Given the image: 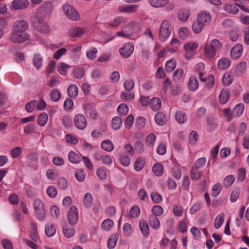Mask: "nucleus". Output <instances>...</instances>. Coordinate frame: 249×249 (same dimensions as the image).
Wrapping results in <instances>:
<instances>
[{"label": "nucleus", "mask_w": 249, "mask_h": 249, "mask_svg": "<svg viewBox=\"0 0 249 249\" xmlns=\"http://www.w3.org/2000/svg\"><path fill=\"white\" fill-rule=\"evenodd\" d=\"M212 16L209 12L205 11L199 12L192 24L193 31L195 34L200 33L205 27L210 24Z\"/></svg>", "instance_id": "obj_1"}, {"label": "nucleus", "mask_w": 249, "mask_h": 249, "mask_svg": "<svg viewBox=\"0 0 249 249\" xmlns=\"http://www.w3.org/2000/svg\"><path fill=\"white\" fill-rule=\"evenodd\" d=\"M222 47V43L217 39H213L210 44L205 45L204 49V53L205 56L209 59L213 58L216 52Z\"/></svg>", "instance_id": "obj_2"}, {"label": "nucleus", "mask_w": 249, "mask_h": 249, "mask_svg": "<svg viewBox=\"0 0 249 249\" xmlns=\"http://www.w3.org/2000/svg\"><path fill=\"white\" fill-rule=\"evenodd\" d=\"M172 31L171 22L167 20H163L161 24L159 31L160 39L164 42L170 36Z\"/></svg>", "instance_id": "obj_3"}, {"label": "nucleus", "mask_w": 249, "mask_h": 249, "mask_svg": "<svg viewBox=\"0 0 249 249\" xmlns=\"http://www.w3.org/2000/svg\"><path fill=\"white\" fill-rule=\"evenodd\" d=\"M29 37L27 33L18 32L12 31L10 36V40L14 43H21L27 40Z\"/></svg>", "instance_id": "obj_4"}, {"label": "nucleus", "mask_w": 249, "mask_h": 249, "mask_svg": "<svg viewBox=\"0 0 249 249\" xmlns=\"http://www.w3.org/2000/svg\"><path fill=\"white\" fill-rule=\"evenodd\" d=\"M138 32V29L132 24L128 25L123 27V29L116 33V35L120 37L131 38L133 34Z\"/></svg>", "instance_id": "obj_5"}, {"label": "nucleus", "mask_w": 249, "mask_h": 249, "mask_svg": "<svg viewBox=\"0 0 249 249\" xmlns=\"http://www.w3.org/2000/svg\"><path fill=\"white\" fill-rule=\"evenodd\" d=\"M197 46V44L193 41L187 42L184 44L183 49L185 52V56L187 59H189L194 55Z\"/></svg>", "instance_id": "obj_6"}, {"label": "nucleus", "mask_w": 249, "mask_h": 249, "mask_svg": "<svg viewBox=\"0 0 249 249\" xmlns=\"http://www.w3.org/2000/svg\"><path fill=\"white\" fill-rule=\"evenodd\" d=\"M63 9L67 17L72 20L79 19L80 16L78 12L72 7L69 5H64Z\"/></svg>", "instance_id": "obj_7"}, {"label": "nucleus", "mask_w": 249, "mask_h": 249, "mask_svg": "<svg viewBox=\"0 0 249 249\" xmlns=\"http://www.w3.org/2000/svg\"><path fill=\"white\" fill-rule=\"evenodd\" d=\"M28 22L24 20H18L15 21L13 26L12 31L18 32L27 33L28 28Z\"/></svg>", "instance_id": "obj_8"}, {"label": "nucleus", "mask_w": 249, "mask_h": 249, "mask_svg": "<svg viewBox=\"0 0 249 249\" xmlns=\"http://www.w3.org/2000/svg\"><path fill=\"white\" fill-rule=\"evenodd\" d=\"M134 50V45L132 43H125L119 49L120 55L124 58L129 57Z\"/></svg>", "instance_id": "obj_9"}, {"label": "nucleus", "mask_w": 249, "mask_h": 249, "mask_svg": "<svg viewBox=\"0 0 249 249\" xmlns=\"http://www.w3.org/2000/svg\"><path fill=\"white\" fill-rule=\"evenodd\" d=\"M35 27L43 34H47L50 31L48 25L41 19H37L34 22Z\"/></svg>", "instance_id": "obj_10"}, {"label": "nucleus", "mask_w": 249, "mask_h": 249, "mask_svg": "<svg viewBox=\"0 0 249 249\" xmlns=\"http://www.w3.org/2000/svg\"><path fill=\"white\" fill-rule=\"evenodd\" d=\"M74 123L75 126L80 130L85 128L87 126V120L85 117L81 114H78L74 116Z\"/></svg>", "instance_id": "obj_11"}, {"label": "nucleus", "mask_w": 249, "mask_h": 249, "mask_svg": "<svg viewBox=\"0 0 249 249\" xmlns=\"http://www.w3.org/2000/svg\"><path fill=\"white\" fill-rule=\"evenodd\" d=\"M94 158L97 161L102 160L103 163L109 165L112 163V157L107 155H104L101 152H98L94 154Z\"/></svg>", "instance_id": "obj_12"}, {"label": "nucleus", "mask_w": 249, "mask_h": 249, "mask_svg": "<svg viewBox=\"0 0 249 249\" xmlns=\"http://www.w3.org/2000/svg\"><path fill=\"white\" fill-rule=\"evenodd\" d=\"M68 218L70 223L75 224L78 220V210L75 206H72L68 213Z\"/></svg>", "instance_id": "obj_13"}, {"label": "nucleus", "mask_w": 249, "mask_h": 249, "mask_svg": "<svg viewBox=\"0 0 249 249\" xmlns=\"http://www.w3.org/2000/svg\"><path fill=\"white\" fill-rule=\"evenodd\" d=\"M29 3L28 0H14L12 6L14 10H23L28 7Z\"/></svg>", "instance_id": "obj_14"}, {"label": "nucleus", "mask_w": 249, "mask_h": 249, "mask_svg": "<svg viewBox=\"0 0 249 249\" xmlns=\"http://www.w3.org/2000/svg\"><path fill=\"white\" fill-rule=\"evenodd\" d=\"M85 33V29L79 27H72L68 31V35L71 37H80Z\"/></svg>", "instance_id": "obj_15"}, {"label": "nucleus", "mask_w": 249, "mask_h": 249, "mask_svg": "<svg viewBox=\"0 0 249 249\" xmlns=\"http://www.w3.org/2000/svg\"><path fill=\"white\" fill-rule=\"evenodd\" d=\"M243 46L241 44H237L234 46L231 52V57L233 59L239 58L243 53Z\"/></svg>", "instance_id": "obj_16"}, {"label": "nucleus", "mask_w": 249, "mask_h": 249, "mask_svg": "<svg viewBox=\"0 0 249 249\" xmlns=\"http://www.w3.org/2000/svg\"><path fill=\"white\" fill-rule=\"evenodd\" d=\"M139 6L137 4L134 5H124L120 6L118 7L119 11L121 13H131L135 12Z\"/></svg>", "instance_id": "obj_17"}, {"label": "nucleus", "mask_w": 249, "mask_h": 249, "mask_svg": "<svg viewBox=\"0 0 249 249\" xmlns=\"http://www.w3.org/2000/svg\"><path fill=\"white\" fill-rule=\"evenodd\" d=\"M203 73L199 72L198 78L199 80L202 82H206L207 87L209 88H212L214 83V78L213 75H210L207 78L203 77Z\"/></svg>", "instance_id": "obj_18"}, {"label": "nucleus", "mask_w": 249, "mask_h": 249, "mask_svg": "<svg viewBox=\"0 0 249 249\" xmlns=\"http://www.w3.org/2000/svg\"><path fill=\"white\" fill-rule=\"evenodd\" d=\"M175 118L179 124H184L187 120L186 113L182 110L177 111L175 114Z\"/></svg>", "instance_id": "obj_19"}, {"label": "nucleus", "mask_w": 249, "mask_h": 249, "mask_svg": "<svg viewBox=\"0 0 249 249\" xmlns=\"http://www.w3.org/2000/svg\"><path fill=\"white\" fill-rule=\"evenodd\" d=\"M155 121L158 125L162 126L166 123L167 118L164 114L159 112L155 116Z\"/></svg>", "instance_id": "obj_20"}, {"label": "nucleus", "mask_w": 249, "mask_h": 249, "mask_svg": "<svg viewBox=\"0 0 249 249\" xmlns=\"http://www.w3.org/2000/svg\"><path fill=\"white\" fill-rule=\"evenodd\" d=\"M149 4L155 8H162L167 5L169 0H148Z\"/></svg>", "instance_id": "obj_21"}, {"label": "nucleus", "mask_w": 249, "mask_h": 249, "mask_svg": "<svg viewBox=\"0 0 249 249\" xmlns=\"http://www.w3.org/2000/svg\"><path fill=\"white\" fill-rule=\"evenodd\" d=\"M149 106L153 111H158L161 107V101L158 98H152L149 101Z\"/></svg>", "instance_id": "obj_22"}, {"label": "nucleus", "mask_w": 249, "mask_h": 249, "mask_svg": "<svg viewBox=\"0 0 249 249\" xmlns=\"http://www.w3.org/2000/svg\"><path fill=\"white\" fill-rule=\"evenodd\" d=\"M148 222L151 228L155 230H158L160 227V222L156 216L149 215L148 216Z\"/></svg>", "instance_id": "obj_23"}, {"label": "nucleus", "mask_w": 249, "mask_h": 249, "mask_svg": "<svg viewBox=\"0 0 249 249\" xmlns=\"http://www.w3.org/2000/svg\"><path fill=\"white\" fill-rule=\"evenodd\" d=\"M84 109L87 113L89 114V117L94 119L96 120L97 118L98 115L96 111L94 109L91 105H86L84 107Z\"/></svg>", "instance_id": "obj_24"}, {"label": "nucleus", "mask_w": 249, "mask_h": 249, "mask_svg": "<svg viewBox=\"0 0 249 249\" xmlns=\"http://www.w3.org/2000/svg\"><path fill=\"white\" fill-rule=\"evenodd\" d=\"M188 89L191 91H196L199 87L198 82L196 78L195 77H191L188 82Z\"/></svg>", "instance_id": "obj_25"}, {"label": "nucleus", "mask_w": 249, "mask_h": 249, "mask_svg": "<svg viewBox=\"0 0 249 249\" xmlns=\"http://www.w3.org/2000/svg\"><path fill=\"white\" fill-rule=\"evenodd\" d=\"M33 62L34 66L37 69H40L43 64V58L40 54L36 53L34 55Z\"/></svg>", "instance_id": "obj_26"}, {"label": "nucleus", "mask_w": 249, "mask_h": 249, "mask_svg": "<svg viewBox=\"0 0 249 249\" xmlns=\"http://www.w3.org/2000/svg\"><path fill=\"white\" fill-rule=\"evenodd\" d=\"M119 161L122 165L128 167L131 163L130 158L124 153H122L119 156Z\"/></svg>", "instance_id": "obj_27"}, {"label": "nucleus", "mask_w": 249, "mask_h": 249, "mask_svg": "<svg viewBox=\"0 0 249 249\" xmlns=\"http://www.w3.org/2000/svg\"><path fill=\"white\" fill-rule=\"evenodd\" d=\"M139 226L142 234L145 237L149 234V228L147 223L144 220L139 222Z\"/></svg>", "instance_id": "obj_28"}, {"label": "nucleus", "mask_w": 249, "mask_h": 249, "mask_svg": "<svg viewBox=\"0 0 249 249\" xmlns=\"http://www.w3.org/2000/svg\"><path fill=\"white\" fill-rule=\"evenodd\" d=\"M145 165V160L142 157L137 158L134 163V168L137 171H141Z\"/></svg>", "instance_id": "obj_29"}, {"label": "nucleus", "mask_w": 249, "mask_h": 249, "mask_svg": "<svg viewBox=\"0 0 249 249\" xmlns=\"http://www.w3.org/2000/svg\"><path fill=\"white\" fill-rule=\"evenodd\" d=\"M68 158L70 161L72 163H79L81 160L80 156L73 151H70L69 153Z\"/></svg>", "instance_id": "obj_30"}, {"label": "nucleus", "mask_w": 249, "mask_h": 249, "mask_svg": "<svg viewBox=\"0 0 249 249\" xmlns=\"http://www.w3.org/2000/svg\"><path fill=\"white\" fill-rule=\"evenodd\" d=\"M190 15V12L188 9H183L180 11L178 14V18L182 21H186Z\"/></svg>", "instance_id": "obj_31"}, {"label": "nucleus", "mask_w": 249, "mask_h": 249, "mask_svg": "<svg viewBox=\"0 0 249 249\" xmlns=\"http://www.w3.org/2000/svg\"><path fill=\"white\" fill-rule=\"evenodd\" d=\"M114 226L113 221L110 219L104 220L101 224L102 229L105 231H109Z\"/></svg>", "instance_id": "obj_32"}, {"label": "nucleus", "mask_w": 249, "mask_h": 249, "mask_svg": "<svg viewBox=\"0 0 249 249\" xmlns=\"http://www.w3.org/2000/svg\"><path fill=\"white\" fill-rule=\"evenodd\" d=\"M126 19L122 17H118L113 19V20L109 23V25L112 27H117L122 23H124Z\"/></svg>", "instance_id": "obj_33"}, {"label": "nucleus", "mask_w": 249, "mask_h": 249, "mask_svg": "<svg viewBox=\"0 0 249 249\" xmlns=\"http://www.w3.org/2000/svg\"><path fill=\"white\" fill-rule=\"evenodd\" d=\"M122 125V121L120 117L116 116L112 119V128L114 130L119 129Z\"/></svg>", "instance_id": "obj_34"}, {"label": "nucleus", "mask_w": 249, "mask_h": 249, "mask_svg": "<svg viewBox=\"0 0 249 249\" xmlns=\"http://www.w3.org/2000/svg\"><path fill=\"white\" fill-rule=\"evenodd\" d=\"M229 99L228 92L225 89H222L219 94V100L221 104H226Z\"/></svg>", "instance_id": "obj_35"}, {"label": "nucleus", "mask_w": 249, "mask_h": 249, "mask_svg": "<svg viewBox=\"0 0 249 249\" xmlns=\"http://www.w3.org/2000/svg\"><path fill=\"white\" fill-rule=\"evenodd\" d=\"M224 213H220L216 217L214 222V227L215 229H218L221 227L224 220Z\"/></svg>", "instance_id": "obj_36"}, {"label": "nucleus", "mask_w": 249, "mask_h": 249, "mask_svg": "<svg viewBox=\"0 0 249 249\" xmlns=\"http://www.w3.org/2000/svg\"><path fill=\"white\" fill-rule=\"evenodd\" d=\"M201 177V173L200 171L195 168L192 167L190 171V178L194 180H198Z\"/></svg>", "instance_id": "obj_37"}, {"label": "nucleus", "mask_w": 249, "mask_h": 249, "mask_svg": "<svg viewBox=\"0 0 249 249\" xmlns=\"http://www.w3.org/2000/svg\"><path fill=\"white\" fill-rule=\"evenodd\" d=\"M230 61L227 58H221L218 62V66L220 69L226 70L230 66Z\"/></svg>", "instance_id": "obj_38"}, {"label": "nucleus", "mask_w": 249, "mask_h": 249, "mask_svg": "<svg viewBox=\"0 0 249 249\" xmlns=\"http://www.w3.org/2000/svg\"><path fill=\"white\" fill-rule=\"evenodd\" d=\"M119 234L117 233L111 236L108 240L107 246L109 249H113L116 246L118 241Z\"/></svg>", "instance_id": "obj_39"}, {"label": "nucleus", "mask_w": 249, "mask_h": 249, "mask_svg": "<svg viewBox=\"0 0 249 249\" xmlns=\"http://www.w3.org/2000/svg\"><path fill=\"white\" fill-rule=\"evenodd\" d=\"M135 98V94L133 92L128 93L123 91L121 93L120 98L124 101H132Z\"/></svg>", "instance_id": "obj_40"}, {"label": "nucleus", "mask_w": 249, "mask_h": 249, "mask_svg": "<svg viewBox=\"0 0 249 249\" xmlns=\"http://www.w3.org/2000/svg\"><path fill=\"white\" fill-rule=\"evenodd\" d=\"M67 92L70 97H75L78 95V88L75 85H71L67 89Z\"/></svg>", "instance_id": "obj_41"}, {"label": "nucleus", "mask_w": 249, "mask_h": 249, "mask_svg": "<svg viewBox=\"0 0 249 249\" xmlns=\"http://www.w3.org/2000/svg\"><path fill=\"white\" fill-rule=\"evenodd\" d=\"M154 174L157 176H161L163 173V168L161 164H155L152 168Z\"/></svg>", "instance_id": "obj_42"}, {"label": "nucleus", "mask_w": 249, "mask_h": 249, "mask_svg": "<svg viewBox=\"0 0 249 249\" xmlns=\"http://www.w3.org/2000/svg\"><path fill=\"white\" fill-rule=\"evenodd\" d=\"M45 230L46 234L48 237L53 236L56 232L55 228L52 224H47L45 226Z\"/></svg>", "instance_id": "obj_43"}, {"label": "nucleus", "mask_w": 249, "mask_h": 249, "mask_svg": "<svg viewBox=\"0 0 249 249\" xmlns=\"http://www.w3.org/2000/svg\"><path fill=\"white\" fill-rule=\"evenodd\" d=\"M234 180L235 177L233 175H228L224 178L223 184L225 187L228 188L232 185Z\"/></svg>", "instance_id": "obj_44"}, {"label": "nucleus", "mask_w": 249, "mask_h": 249, "mask_svg": "<svg viewBox=\"0 0 249 249\" xmlns=\"http://www.w3.org/2000/svg\"><path fill=\"white\" fill-rule=\"evenodd\" d=\"M244 110V104H239L234 107L233 110V113L236 117H239L243 113Z\"/></svg>", "instance_id": "obj_45"}, {"label": "nucleus", "mask_w": 249, "mask_h": 249, "mask_svg": "<svg viewBox=\"0 0 249 249\" xmlns=\"http://www.w3.org/2000/svg\"><path fill=\"white\" fill-rule=\"evenodd\" d=\"M102 148L108 152L112 151L114 149L113 143L109 140H105L101 143Z\"/></svg>", "instance_id": "obj_46"}, {"label": "nucleus", "mask_w": 249, "mask_h": 249, "mask_svg": "<svg viewBox=\"0 0 249 249\" xmlns=\"http://www.w3.org/2000/svg\"><path fill=\"white\" fill-rule=\"evenodd\" d=\"M70 68V66L69 65L62 63L58 65L57 71L61 75H66Z\"/></svg>", "instance_id": "obj_47"}, {"label": "nucleus", "mask_w": 249, "mask_h": 249, "mask_svg": "<svg viewBox=\"0 0 249 249\" xmlns=\"http://www.w3.org/2000/svg\"><path fill=\"white\" fill-rule=\"evenodd\" d=\"M152 216H159L162 214L163 213V208L160 205H156L152 208Z\"/></svg>", "instance_id": "obj_48"}, {"label": "nucleus", "mask_w": 249, "mask_h": 249, "mask_svg": "<svg viewBox=\"0 0 249 249\" xmlns=\"http://www.w3.org/2000/svg\"><path fill=\"white\" fill-rule=\"evenodd\" d=\"M223 84L228 86L231 85L233 82V79L232 76L229 73H225L222 78Z\"/></svg>", "instance_id": "obj_49"}, {"label": "nucleus", "mask_w": 249, "mask_h": 249, "mask_svg": "<svg viewBox=\"0 0 249 249\" xmlns=\"http://www.w3.org/2000/svg\"><path fill=\"white\" fill-rule=\"evenodd\" d=\"M97 53V49L94 47H92L87 51L86 55L88 59L90 60H93L96 57Z\"/></svg>", "instance_id": "obj_50"}, {"label": "nucleus", "mask_w": 249, "mask_h": 249, "mask_svg": "<svg viewBox=\"0 0 249 249\" xmlns=\"http://www.w3.org/2000/svg\"><path fill=\"white\" fill-rule=\"evenodd\" d=\"M48 116L46 113H41L38 117V124L40 126H44L48 121Z\"/></svg>", "instance_id": "obj_51"}, {"label": "nucleus", "mask_w": 249, "mask_h": 249, "mask_svg": "<svg viewBox=\"0 0 249 249\" xmlns=\"http://www.w3.org/2000/svg\"><path fill=\"white\" fill-rule=\"evenodd\" d=\"M156 141V136L153 133L148 135L146 138V144L148 147L153 146Z\"/></svg>", "instance_id": "obj_52"}, {"label": "nucleus", "mask_w": 249, "mask_h": 249, "mask_svg": "<svg viewBox=\"0 0 249 249\" xmlns=\"http://www.w3.org/2000/svg\"><path fill=\"white\" fill-rule=\"evenodd\" d=\"M117 111L119 115L124 116L128 112V108L124 104H120L117 107Z\"/></svg>", "instance_id": "obj_53"}, {"label": "nucleus", "mask_w": 249, "mask_h": 249, "mask_svg": "<svg viewBox=\"0 0 249 249\" xmlns=\"http://www.w3.org/2000/svg\"><path fill=\"white\" fill-rule=\"evenodd\" d=\"M107 169L105 167H102L97 169L96 174L101 179H105L107 178Z\"/></svg>", "instance_id": "obj_54"}, {"label": "nucleus", "mask_w": 249, "mask_h": 249, "mask_svg": "<svg viewBox=\"0 0 249 249\" xmlns=\"http://www.w3.org/2000/svg\"><path fill=\"white\" fill-rule=\"evenodd\" d=\"M140 209L137 206H133L131 207L129 212V216L131 218H135L139 216Z\"/></svg>", "instance_id": "obj_55"}, {"label": "nucleus", "mask_w": 249, "mask_h": 249, "mask_svg": "<svg viewBox=\"0 0 249 249\" xmlns=\"http://www.w3.org/2000/svg\"><path fill=\"white\" fill-rule=\"evenodd\" d=\"M92 197L90 193H86L83 199V204L85 207H89L92 204Z\"/></svg>", "instance_id": "obj_56"}, {"label": "nucleus", "mask_w": 249, "mask_h": 249, "mask_svg": "<svg viewBox=\"0 0 249 249\" xmlns=\"http://www.w3.org/2000/svg\"><path fill=\"white\" fill-rule=\"evenodd\" d=\"M246 68V64L245 62H242L238 65L235 69V73L237 75L240 76L242 75Z\"/></svg>", "instance_id": "obj_57"}, {"label": "nucleus", "mask_w": 249, "mask_h": 249, "mask_svg": "<svg viewBox=\"0 0 249 249\" xmlns=\"http://www.w3.org/2000/svg\"><path fill=\"white\" fill-rule=\"evenodd\" d=\"M134 82L132 79H127L124 82V87L127 91L132 90L134 87Z\"/></svg>", "instance_id": "obj_58"}, {"label": "nucleus", "mask_w": 249, "mask_h": 249, "mask_svg": "<svg viewBox=\"0 0 249 249\" xmlns=\"http://www.w3.org/2000/svg\"><path fill=\"white\" fill-rule=\"evenodd\" d=\"M176 62L174 60H169L165 64V70L167 72H170L176 68Z\"/></svg>", "instance_id": "obj_59"}, {"label": "nucleus", "mask_w": 249, "mask_h": 249, "mask_svg": "<svg viewBox=\"0 0 249 249\" xmlns=\"http://www.w3.org/2000/svg\"><path fill=\"white\" fill-rule=\"evenodd\" d=\"M183 73L184 72L182 69H177L175 71L173 75L174 80L177 82L179 81L182 78Z\"/></svg>", "instance_id": "obj_60"}, {"label": "nucleus", "mask_w": 249, "mask_h": 249, "mask_svg": "<svg viewBox=\"0 0 249 249\" xmlns=\"http://www.w3.org/2000/svg\"><path fill=\"white\" fill-rule=\"evenodd\" d=\"M134 148L139 154H142L144 151V145L140 141H137L134 143Z\"/></svg>", "instance_id": "obj_61"}, {"label": "nucleus", "mask_w": 249, "mask_h": 249, "mask_svg": "<svg viewBox=\"0 0 249 249\" xmlns=\"http://www.w3.org/2000/svg\"><path fill=\"white\" fill-rule=\"evenodd\" d=\"M23 151V149L20 147H17L11 150L10 153L11 156L14 158H17L19 157Z\"/></svg>", "instance_id": "obj_62"}, {"label": "nucleus", "mask_w": 249, "mask_h": 249, "mask_svg": "<svg viewBox=\"0 0 249 249\" xmlns=\"http://www.w3.org/2000/svg\"><path fill=\"white\" fill-rule=\"evenodd\" d=\"M37 100H33L29 102L26 105L25 107L26 111L29 113L33 112L34 108L36 107V105H37Z\"/></svg>", "instance_id": "obj_63"}, {"label": "nucleus", "mask_w": 249, "mask_h": 249, "mask_svg": "<svg viewBox=\"0 0 249 249\" xmlns=\"http://www.w3.org/2000/svg\"><path fill=\"white\" fill-rule=\"evenodd\" d=\"M152 201L155 203H159L162 200L161 196L157 193L153 192L151 194Z\"/></svg>", "instance_id": "obj_64"}]
</instances>
